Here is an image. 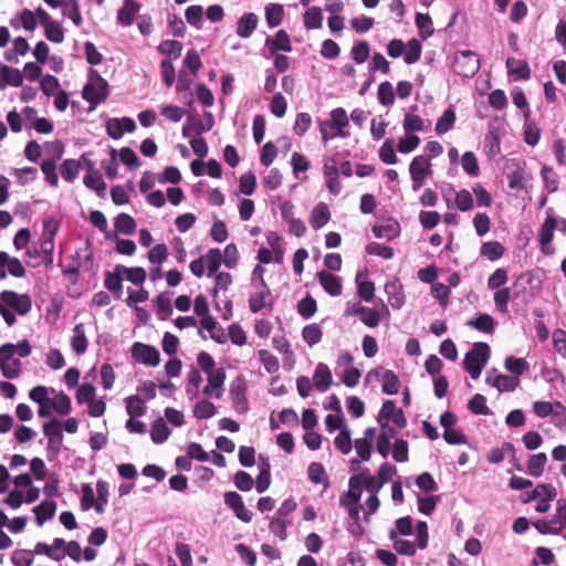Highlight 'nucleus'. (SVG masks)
I'll return each mask as SVG.
<instances>
[{"mask_svg":"<svg viewBox=\"0 0 566 566\" xmlns=\"http://www.w3.org/2000/svg\"><path fill=\"white\" fill-rule=\"evenodd\" d=\"M224 504L233 511L234 515L244 523H250L253 513L245 509L242 496L235 491H228L223 495Z\"/></svg>","mask_w":566,"mask_h":566,"instance_id":"1a4fd4ad","label":"nucleus"},{"mask_svg":"<svg viewBox=\"0 0 566 566\" xmlns=\"http://www.w3.org/2000/svg\"><path fill=\"white\" fill-rule=\"evenodd\" d=\"M415 22L422 40H427L434 33L433 22L429 14L417 12Z\"/></svg>","mask_w":566,"mask_h":566,"instance_id":"58836bf2","label":"nucleus"},{"mask_svg":"<svg viewBox=\"0 0 566 566\" xmlns=\"http://www.w3.org/2000/svg\"><path fill=\"white\" fill-rule=\"evenodd\" d=\"M185 17L187 22L200 30L202 28V17H203V8L200 4L189 6L185 11Z\"/></svg>","mask_w":566,"mask_h":566,"instance_id":"bf43d9fd","label":"nucleus"},{"mask_svg":"<svg viewBox=\"0 0 566 566\" xmlns=\"http://www.w3.org/2000/svg\"><path fill=\"white\" fill-rule=\"evenodd\" d=\"M361 276L360 272L356 275L357 294L360 300L371 302L375 296V284L369 280H363Z\"/></svg>","mask_w":566,"mask_h":566,"instance_id":"a19ab883","label":"nucleus"},{"mask_svg":"<svg viewBox=\"0 0 566 566\" xmlns=\"http://www.w3.org/2000/svg\"><path fill=\"white\" fill-rule=\"evenodd\" d=\"M43 433L48 438L46 455L49 461L55 460L61 453L63 431L61 422L53 418L43 424Z\"/></svg>","mask_w":566,"mask_h":566,"instance_id":"f03ea898","label":"nucleus"},{"mask_svg":"<svg viewBox=\"0 0 566 566\" xmlns=\"http://www.w3.org/2000/svg\"><path fill=\"white\" fill-rule=\"evenodd\" d=\"M265 46L269 48L271 54H275L277 51L291 52L293 50L290 35L285 30H279L273 38L268 36Z\"/></svg>","mask_w":566,"mask_h":566,"instance_id":"dca6fc26","label":"nucleus"},{"mask_svg":"<svg viewBox=\"0 0 566 566\" xmlns=\"http://www.w3.org/2000/svg\"><path fill=\"white\" fill-rule=\"evenodd\" d=\"M307 475L312 483L322 484L324 489L329 486V480L325 468L321 462H312L307 468Z\"/></svg>","mask_w":566,"mask_h":566,"instance_id":"2f4dec72","label":"nucleus"},{"mask_svg":"<svg viewBox=\"0 0 566 566\" xmlns=\"http://www.w3.org/2000/svg\"><path fill=\"white\" fill-rule=\"evenodd\" d=\"M90 221L95 228H97L101 232H103L105 234V238L107 240L113 241L114 239L117 238V234L115 231L107 229V220L102 211H99V210L91 211Z\"/></svg>","mask_w":566,"mask_h":566,"instance_id":"c9c22d12","label":"nucleus"},{"mask_svg":"<svg viewBox=\"0 0 566 566\" xmlns=\"http://www.w3.org/2000/svg\"><path fill=\"white\" fill-rule=\"evenodd\" d=\"M71 347L77 355H82L87 350L88 339L85 335L83 323H78L74 326L73 336L71 337Z\"/></svg>","mask_w":566,"mask_h":566,"instance_id":"bb28decb","label":"nucleus"},{"mask_svg":"<svg viewBox=\"0 0 566 566\" xmlns=\"http://www.w3.org/2000/svg\"><path fill=\"white\" fill-rule=\"evenodd\" d=\"M490 346L486 343H474L472 348L464 355L463 368L472 379H478L490 358Z\"/></svg>","mask_w":566,"mask_h":566,"instance_id":"f257e3e1","label":"nucleus"},{"mask_svg":"<svg viewBox=\"0 0 566 566\" xmlns=\"http://www.w3.org/2000/svg\"><path fill=\"white\" fill-rule=\"evenodd\" d=\"M506 67L510 74L516 75L520 80H528L531 77V69L526 61L507 57Z\"/></svg>","mask_w":566,"mask_h":566,"instance_id":"f704fd0d","label":"nucleus"},{"mask_svg":"<svg viewBox=\"0 0 566 566\" xmlns=\"http://www.w3.org/2000/svg\"><path fill=\"white\" fill-rule=\"evenodd\" d=\"M23 84V74L19 69L8 65H0V90H4L7 85L20 87Z\"/></svg>","mask_w":566,"mask_h":566,"instance_id":"f3484780","label":"nucleus"},{"mask_svg":"<svg viewBox=\"0 0 566 566\" xmlns=\"http://www.w3.org/2000/svg\"><path fill=\"white\" fill-rule=\"evenodd\" d=\"M304 27L307 30H317L323 25V13L319 7H311L303 14Z\"/></svg>","mask_w":566,"mask_h":566,"instance_id":"e433bc0d","label":"nucleus"},{"mask_svg":"<svg viewBox=\"0 0 566 566\" xmlns=\"http://www.w3.org/2000/svg\"><path fill=\"white\" fill-rule=\"evenodd\" d=\"M328 126L337 130L336 133L331 134V138H346L348 136V133L344 130V128L348 126V117L346 111L343 107L334 108L331 112V120H328Z\"/></svg>","mask_w":566,"mask_h":566,"instance_id":"4468645a","label":"nucleus"},{"mask_svg":"<svg viewBox=\"0 0 566 566\" xmlns=\"http://www.w3.org/2000/svg\"><path fill=\"white\" fill-rule=\"evenodd\" d=\"M331 219L329 208L325 202L317 203L310 216V223L313 229L323 228Z\"/></svg>","mask_w":566,"mask_h":566,"instance_id":"b1692460","label":"nucleus"},{"mask_svg":"<svg viewBox=\"0 0 566 566\" xmlns=\"http://www.w3.org/2000/svg\"><path fill=\"white\" fill-rule=\"evenodd\" d=\"M214 126V117L211 112H203V119L196 114H188L187 122L184 124L181 134L184 137H189L192 134L201 135L202 133L210 132Z\"/></svg>","mask_w":566,"mask_h":566,"instance_id":"20e7f679","label":"nucleus"},{"mask_svg":"<svg viewBox=\"0 0 566 566\" xmlns=\"http://www.w3.org/2000/svg\"><path fill=\"white\" fill-rule=\"evenodd\" d=\"M0 300L20 316H25L32 308V298L27 293L19 294L15 291L4 290L0 293Z\"/></svg>","mask_w":566,"mask_h":566,"instance_id":"423d86ee","label":"nucleus"},{"mask_svg":"<svg viewBox=\"0 0 566 566\" xmlns=\"http://www.w3.org/2000/svg\"><path fill=\"white\" fill-rule=\"evenodd\" d=\"M504 254V247L497 241L484 242L481 247V255L490 261H496Z\"/></svg>","mask_w":566,"mask_h":566,"instance_id":"6e6d98bb","label":"nucleus"},{"mask_svg":"<svg viewBox=\"0 0 566 566\" xmlns=\"http://www.w3.org/2000/svg\"><path fill=\"white\" fill-rule=\"evenodd\" d=\"M455 122V112L452 106H449L443 114L438 118L436 124V132L438 135L449 132Z\"/></svg>","mask_w":566,"mask_h":566,"instance_id":"49530a36","label":"nucleus"},{"mask_svg":"<svg viewBox=\"0 0 566 566\" xmlns=\"http://www.w3.org/2000/svg\"><path fill=\"white\" fill-rule=\"evenodd\" d=\"M496 369L492 368L486 373V384L495 387L500 392L514 391L520 386V379L516 376L496 375L494 380H491V374H495Z\"/></svg>","mask_w":566,"mask_h":566,"instance_id":"ddd939ff","label":"nucleus"},{"mask_svg":"<svg viewBox=\"0 0 566 566\" xmlns=\"http://www.w3.org/2000/svg\"><path fill=\"white\" fill-rule=\"evenodd\" d=\"M547 462V455L544 452H539L530 457L527 461V472L533 478H539Z\"/></svg>","mask_w":566,"mask_h":566,"instance_id":"ea45409f","label":"nucleus"},{"mask_svg":"<svg viewBox=\"0 0 566 566\" xmlns=\"http://www.w3.org/2000/svg\"><path fill=\"white\" fill-rule=\"evenodd\" d=\"M258 22L259 19L255 13L247 12L242 14L237 23V34L243 39L251 36L258 27Z\"/></svg>","mask_w":566,"mask_h":566,"instance_id":"412c9836","label":"nucleus"},{"mask_svg":"<svg viewBox=\"0 0 566 566\" xmlns=\"http://www.w3.org/2000/svg\"><path fill=\"white\" fill-rule=\"evenodd\" d=\"M0 265L8 269V273L14 277L25 276V269L18 258L10 256L7 252L0 251Z\"/></svg>","mask_w":566,"mask_h":566,"instance_id":"cd10ccee","label":"nucleus"},{"mask_svg":"<svg viewBox=\"0 0 566 566\" xmlns=\"http://www.w3.org/2000/svg\"><path fill=\"white\" fill-rule=\"evenodd\" d=\"M132 357L146 366L156 367L160 363L159 350L148 344L136 342L132 346Z\"/></svg>","mask_w":566,"mask_h":566,"instance_id":"6e6552de","label":"nucleus"},{"mask_svg":"<svg viewBox=\"0 0 566 566\" xmlns=\"http://www.w3.org/2000/svg\"><path fill=\"white\" fill-rule=\"evenodd\" d=\"M170 434L171 430L163 418H158L151 423L150 438L155 444H161L166 442Z\"/></svg>","mask_w":566,"mask_h":566,"instance_id":"c85d7f7f","label":"nucleus"},{"mask_svg":"<svg viewBox=\"0 0 566 566\" xmlns=\"http://www.w3.org/2000/svg\"><path fill=\"white\" fill-rule=\"evenodd\" d=\"M511 297L512 295L510 287H502L496 290L494 293V305L501 314H506L509 312V302Z\"/></svg>","mask_w":566,"mask_h":566,"instance_id":"0e129e2a","label":"nucleus"},{"mask_svg":"<svg viewBox=\"0 0 566 566\" xmlns=\"http://www.w3.org/2000/svg\"><path fill=\"white\" fill-rule=\"evenodd\" d=\"M400 387V380L398 376L390 369H387L382 374V392L389 396L397 395Z\"/></svg>","mask_w":566,"mask_h":566,"instance_id":"09e8293b","label":"nucleus"},{"mask_svg":"<svg viewBox=\"0 0 566 566\" xmlns=\"http://www.w3.org/2000/svg\"><path fill=\"white\" fill-rule=\"evenodd\" d=\"M35 514V523L42 526L44 522L54 517L56 512V503L54 501H42L33 507Z\"/></svg>","mask_w":566,"mask_h":566,"instance_id":"a878e982","label":"nucleus"},{"mask_svg":"<svg viewBox=\"0 0 566 566\" xmlns=\"http://www.w3.org/2000/svg\"><path fill=\"white\" fill-rule=\"evenodd\" d=\"M126 412L130 418L142 417L146 412V405L143 398L138 395H132L125 399Z\"/></svg>","mask_w":566,"mask_h":566,"instance_id":"c03bdc74","label":"nucleus"},{"mask_svg":"<svg viewBox=\"0 0 566 566\" xmlns=\"http://www.w3.org/2000/svg\"><path fill=\"white\" fill-rule=\"evenodd\" d=\"M284 8L279 3H270L265 7V20L270 28H275L283 20Z\"/></svg>","mask_w":566,"mask_h":566,"instance_id":"de8ad7c7","label":"nucleus"},{"mask_svg":"<svg viewBox=\"0 0 566 566\" xmlns=\"http://www.w3.org/2000/svg\"><path fill=\"white\" fill-rule=\"evenodd\" d=\"M317 279L324 291L331 296H338L342 294L343 285L340 277L322 270L317 272Z\"/></svg>","mask_w":566,"mask_h":566,"instance_id":"2eb2a0df","label":"nucleus"},{"mask_svg":"<svg viewBox=\"0 0 566 566\" xmlns=\"http://www.w3.org/2000/svg\"><path fill=\"white\" fill-rule=\"evenodd\" d=\"M317 311L315 298L307 294L297 303V313L304 318L310 319Z\"/></svg>","mask_w":566,"mask_h":566,"instance_id":"864d4df0","label":"nucleus"},{"mask_svg":"<svg viewBox=\"0 0 566 566\" xmlns=\"http://www.w3.org/2000/svg\"><path fill=\"white\" fill-rule=\"evenodd\" d=\"M410 177H422L431 175V164L424 156H416L409 165Z\"/></svg>","mask_w":566,"mask_h":566,"instance_id":"c756f323","label":"nucleus"},{"mask_svg":"<svg viewBox=\"0 0 566 566\" xmlns=\"http://www.w3.org/2000/svg\"><path fill=\"white\" fill-rule=\"evenodd\" d=\"M81 163L75 159H65L60 166L62 178L67 182H73L78 175Z\"/></svg>","mask_w":566,"mask_h":566,"instance_id":"3c124183","label":"nucleus"},{"mask_svg":"<svg viewBox=\"0 0 566 566\" xmlns=\"http://www.w3.org/2000/svg\"><path fill=\"white\" fill-rule=\"evenodd\" d=\"M291 525V520H284L277 516H273L269 524L270 532L279 537L280 541L287 538V527Z\"/></svg>","mask_w":566,"mask_h":566,"instance_id":"603ef678","label":"nucleus"},{"mask_svg":"<svg viewBox=\"0 0 566 566\" xmlns=\"http://www.w3.org/2000/svg\"><path fill=\"white\" fill-rule=\"evenodd\" d=\"M207 262V276L212 277L217 275L221 264L223 263L222 253L220 249L212 248L208 250L203 256Z\"/></svg>","mask_w":566,"mask_h":566,"instance_id":"473e14b6","label":"nucleus"},{"mask_svg":"<svg viewBox=\"0 0 566 566\" xmlns=\"http://www.w3.org/2000/svg\"><path fill=\"white\" fill-rule=\"evenodd\" d=\"M541 177L543 179L545 189L549 193L557 191L559 177L552 167L544 165L541 169Z\"/></svg>","mask_w":566,"mask_h":566,"instance_id":"8fccbe9b","label":"nucleus"},{"mask_svg":"<svg viewBox=\"0 0 566 566\" xmlns=\"http://www.w3.org/2000/svg\"><path fill=\"white\" fill-rule=\"evenodd\" d=\"M396 528H391L388 533L389 539H396L398 535L409 536L412 534V518L407 515L399 517L395 522Z\"/></svg>","mask_w":566,"mask_h":566,"instance_id":"4c0bfd02","label":"nucleus"},{"mask_svg":"<svg viewBox=\"0 0 566 566\" xmlns=\"http://www.w3.org/2000/svg\"><path fill=\"white\" fill-rule=\"evenodd\" d=\"M99 84L86 83L82 90V97L90 103L88 111H94L99 104L106 101L108 95L103 97Z\"/></svg>","mask_w":566,"mask_h":566,"instance_id":"aec40b11","label":"nucleus"},{"mask_svg":"<svg viewBox=\"0 0 566 566\" xmlns=\"http://www.w3.org/2000/svg\"><path fill=\"white\" fill-rule=\"evenodd\" d=\"M558 219H545L538 231L541 252L545 255H553L555 248L552 245L554 231L557 228Z\"/></svg>","mask_w":566,"mask_h":566,"instance_id":"9d476101","label":"nucleus"},{"mask_svg":"<svg viewBox=\"0 0 566 566\" xmlns=\"http://www.w3.org/2000/svg\"><path fill=\"white\" fill-rule=\"evenodd\" d=\"M114 227H115L114 231L116 232V234L122 233V234L130 235L136 231L137 224H136L135 219L132 216H129L128 213H125V212H120L115 218Z\"/></svg>","mask_w":566,"mask_h":566,"instance_id":"7c9ffc66","label":"nucleus"},{"mask_svg":"<svg viewBox=\"0 0 566 566\" xmlns=\"http://www.w3.org/2000/svg\"><path fill=\"white\" fill-rule=\"evenodd\" d=\"M208 384L203 388V394L209 397L220 398L223 394V384L226 380V370L217 368L216 371L207 374Z\"/></svg>","mask_w":566,"mask_h":566,"instance_id":"9b49d317","label":"nucleus"},{"mask_svg":"<svg viewBox=\"0 0 566 566\" xmlns=\"http://www.w3.org/2000/svg\"><path fill=\"white\" fill-rule=\"evenodd\" d=\"M461 165L465 174L471 177H478L480 174V167L478 158L472 151H465L461 158Z\"/></svg>","mask_w":566,"mask_h":566,"instance_id":"680f3d73","label":"nucleus"},{"mask_svg":"<svg viewBox=\"0 0 566 566\" xmlns=\"http://www.w3.org/2000/svg\"><path fill=\"white\" fill-rule=\"evenodd\" d=\"M378 101L382 106H390L395 103V92L390 82L385 81L378 86Z\"/></svg>","mask_w":566,"mask_h":566,"instance_id":"774afa93","label":"nucleus"},{"mask_svg":"<svg viewBox=\"0 0 566 566\" xmlns=\"http://www.w3.org/2000/svg\"><path fill=\"white\" fill-rule=\"evenodd\" d=\"M83 182L88 189L95 191L98 197H105L107 185L98 170L86 172Z\"/></svg>","mask_w":566,"mask_h":566,"instance_id":"393cba45","label":"nucleus"},{"mask_svg":"<svg viewBox=\"0 0 566 566\" xmlns=\"http://www.w3.org/2000/svg\"><path fill=\"white\" fill-rule=\"evenodd\" d=\"M313 384L319 392H325L333 384V377L329 367L324 363H318L314 375Z\"/></svg>","mask_w":566,"mask_h":566,"instance_id":"a211bd4d","label":"nucleus"},{"mask_svg":"<svg viewBox=\"0 0 566 566\" xmlns=\"http://www.w3.org/2000/svg\"><path fill=\"white\" fill-rule=\"evenodd\" d=\"M117 271H120L122 274H125L126 280L135 285L143 284L147 277L145 269L139 266L126 268L122 264H117Z\"/></svg>","mask_w":566,"mask_h":566,"instance_id":"37998d69","label":"nucleus"},{"mask_svg":"<svg viewBox=\"0 0 566 566\" xmlns=\"http://www.w3.org/2000/svg\"><path fill=\"white\" fill-rule=\"evenodd\" d=\"M139 10L140 3L137 0H124L123 6L117 11L118 23L125 27L132 25Z\"/></svg>","mask_w":566,"mask_h":566,"instance_id":"6ab92c4d","label":"nucleus"},{"mask_svg":"<svg viewBox=\"0 0 566 566\" xmlns=\"http://www.w3.org/2000/svg\"><path fill=\"white\" fill-rule=\"evenodd\" d=\"M453 72L462 77H473L480 70L479 55L470 50L459 51L455 54Z\"/></svg>","mask_w":566,"mask_h":566,"instance_id":"7ed1b4c3","label":"nucleus"},{"mask_svg":"<svg viewBox=\"0 0 566 566\" xmlns=\"http://www.w3.org/2000/svg\"><path fill=\"white\" fill-rule=\"evenodd\" d=\"M385 292L388 295V302L395 310H399L403 306L406 296L402 291V285L398 281L386 283Z\"/></svg>","mask_w":566,"mask_h":566,"instance_id":"4be33fe9","label":"nucleus"},{"mask_svg":"<svg viewBox=\"0 0 566 566\" xmlns=\"http://www.w3.org/2000/svg\"><path fill=\"white\" fill-rule=\"evenodd\" d=\"M154 303L157 306V315L159 319L166 321L168 317L172 314V306L170 298L166 296L165 294H159L154 300Z\"/></svg>","mask_w":566,"mask_h":566,"instance_id":"338daca9","label":"nucleus"},{"mask_svg":"<svg viewBox=\"0 0 566 566\" xmlns=\"http://www.w3.org/2000/svg\"><path fill=\"white\" fill-rule=\"evenodd\" d=\"M421 42L416 38L410 39L407 42V52L403 56L405 63L410 65L419 61L421 56Z\"/></svg>","mask_w":566,"mask_h":566,"instance_id":"e2e57ef3","label":"nucleus"},{"mask_svg":"<svg viewBox=\"0 0 566 566\" xmlns=\"http://www.w3.org/2000/svg\"><path fill=\"white\" fill-rule=\"evenodd\" d=\"M302 337L308 346H314L322 340L323 332L318 324H310L303 327Z\"/></svg>","mask_w":566,"mask_h":566,"instance_id":"13d9d810","label":"nucleus"},{"mask_svg":"<svg viewBox=\"0 0 566 566\" xmlns=\"http://www.w3.org/2000/svg\"><path fill=\"white\" fill-rule=\"evenodd\" d=\"M469 410L474 415L488 416L491 413L490 408L486 405V399L481 394H475L468 403Z\"/></svg>","mask_w":566,"mask_h":566,"instance_id":"69168bd1","label":"nucleus"},{"mask_svg":"<svg viewBox=\"0 0 566 566\" xmlns=\"http://www.w3.org/2000/svg\"><path fill=\"white\" fill-rule=\"evenodd\" d=\"M335 447L343 453L348 454L353 449V442L350 439V430L347 426H344L339 433L334 439Z\"/></svg>","mask_w":566,"mask_h":566,"instance_id":"4d7b16f0","label":"nucleus"},{"mask_svg":"<svg viewBox=\"0 0 566 566\" xmlns=\"http://www.w3.org/2000/svg\"><path fill=\"white\" fill-rule=\"evenodd\" d=\"M468 325L480 332L490 334L494 331V318L486 313L479 314L474 319L468 322Z\"/></svg>","mask_w":566,"mask_h":566,"instance_id":"79ce46f5","label":"nucleus"},{"mask_svg":"<svg viewBox=\"0 0 566 566\" xmlns=\"http://www.w3.org/2000/svg\"><path fill=\"white\" fill-rule=\"evenodd\" d=\"M217 412L216 406L207 400H199L193 408V416L197 419H209L212 418Z\"/></svg>","mask_w":566,"mask_h":566,"instance_id":"052dcab7","label":"nucleus"},{"mask_svg":"<svg viewBox=\"0 0 566 566\" xmlns=\"http://www.w3.org/2000/svg\"><path fill=\"white\" fill-rule=\"evenodd\" d=\"M348 485V491L344 492L339 500H344L346 503H360L363 485L361 482L358 481V476H350Z\"/></svg>","mask_w":566,"mask_h":566,"instance_id":"72a5a7b5","label":"nucleus"},{"mask_svg":"<svg viewBox=\"0 0 566 566\" xmlns=\"http://www.w3.org/2000/svg\"><path fill=\"white\" fill-rule=\"evenodd\" d=\"M371 231L376 238L391 241L399 237L401 227L397 220L388 218L381 223H376Z\"/></svg>","mask_w":566,"mask_h":566,"instance_id":"f8f14e48","label":"nucleus"},{"mask_svg":"<svg viewBox=\"0 0 566 566\" xmlns=\"http://www.w3.org/2000/svg\"><path fill=\"white\" fill-rule=\"evenodd\" d=\"M182 43L177 40H165L158 45V51L170 59H178L182 51Z\"/></svg>","mask_w":566,"mask_h":566,"instance_id":"5fc2aeb1","label":"nucleus"},{"mask_svg":"<svg viewBox=\"0 0 566 566\" xmlns=\"http://www.w3.org/2000/svg\"><path fill=\"white\" fill-rule=\"evenodd\" d=\"M247 390V380L241 375L237 376L230 384L229 395L235 411L240 415H244L249 411Z\"/></svg>","mask_w":566,"mask_h":566,"instance_id":"39448f33","label":"nucleus"},{"mask_svg":"<svg viewBox=\"0 0 566 566\" xmlns=\"http://www.w3.org/2000/svg\"><path fill=\"white\" fill-rule=\"evenodd\" d=\"M338 156L339 153L333 156H324L323 158V174L326 179V186L331 193L337 196L342 190V185L338 180Z\"/></svg>","mask_w":566,"mask_h":566,"instance_id":"0eeeda50","label":"nucleus"},{"mask_svg":"<svg viewBox=\"0 0 566 566\" xmlns=\"http://www.w3.org/2000/svg\"><path fill=\"white\" fill-rule=\"evenodd\" d=\"M504 367L507 371L518 377L530 369V364L525 358L507 356L504 361Z\"/></svg>","mask_w":566,"mask_h":566,"instance_id":"a18cd8bd","label":"nucleus"},{"mask_svg":"<svg viewBox=\"0 0 566 566\" xmlns=\"http://www.w3.org/2000/svg\"><path fill=\"white\" fill-rule=\"evenodd\" d=\"M122 272L117 271V265L114 271H106L104 286L114 295L116 300H119L123 295V279Z\"/></svg>","mask_w":566,"mask_h":566,"instance_id":"5701e85b","label":"nucleus"}]
</instances>
